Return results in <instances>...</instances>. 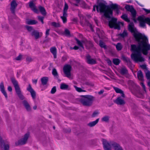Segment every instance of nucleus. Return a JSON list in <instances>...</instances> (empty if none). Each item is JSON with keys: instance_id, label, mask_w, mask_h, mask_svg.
Masks as SVG:
<instances>
[{"instance_id": "f257e3e1", "label": "nucleus", "mask_w": 150, "mask_h": 150, "mask_svg": "<svg viewBox=\"0 0 150 150\" xmlns=\"http://www.w3.org/2000/svg\"><path fill=\"white\" fill-rule=\"evenodd\" d=\"M129 30L133 33L134 37L138 42L137 46L134 45L131 46L132 50L134 52L131 54V57L135 62H143L144 59L142 56V53L146 55L148 54V51L150 50V45L148 43L147 38L137 31L133 23L129 24Z\"/></svg>"}, {"instance_id": "f03ea898", "label": "nucleus", "mask_w": 150, "mask_h": 150, "mask_svg": "<svg viewBox=\"0 0 150 150\" xmlns=\"http://www.w3.org/2000/svg\"><path fill=\"white\" fill-rule=\"evenodd\" d=\"M96 7L98 12L99 11L100 12L104 13V16L107 18H110L112 15V10L103 3H99L97 6H94L93 11H95Z\"/></svg>"}, {"instance_id": "7ed1b4c3", "label": "nucleus", "mask_w": 150, "mask_h": 150, "mask_svg": "<svg viewBox=\"0 0 150 150\" xmlns=\"http://www.w3.org/2000/svg\"><path fill=\"white\" fill-rule=\"evenodd\" d=\"M102 141L105 150H111L113 149L115 150H123L122 148L118 144L115 142H107L105 139H103Z\"/></svg>"}, {"instance_id": "20e7f679", "label": "nucleus", "mask_w": 150, "mask_h": 150, "mask_svg": "<svg viewBox=\"0 0 150 150\" xmlns=\"http://www.w3.org/2000/svg\"><path fill=\"white\" fill-rule=\"evenodd\" d=\"M94 97L91 95L82 96L78 98V101L84 106H89L91 105L94 99Z\"/></svg>"}, {"instance_id": "39448f33", "label": "nucleus", "mask_w": 150, "mask_h": 150, "mask_svg": "<svg viewBox=\"0 0 150 150\" xmlns=\"http://www.w3.org/2000/svg\"><path fill=\"white\" fill-rule=\"evenodd\" d=\"M109 25L110 28H114L115 29L120 30V26L123 25V23L121 22H117L116 18H112L109 22Z\"/></svg>"}, {"instance_id": "423d86ee", "label": "nucleus", "mask_w": 150, "mask_h": 150, "mask_svg": "<svg viewBox=\"0 0 150 150\" xmlns=\"http://www.w3.org/2000/svg\"><path fill=\"white\" fill-rule=\"evenodd\" d=\"M77 44L81 47L83 49L84 48L83 45H84L87 48H89L93 46V44L92 42L90 41H88L86 40H83L80 41L77 39H76Z\"/></svg>"}, {"instance_id": "0eeeda50", "label": "nucleus", "mask_w": 150, "mask_h": 150, "mask_svg": "<svg viewBox=\"0 0 150 150\" xmlns=\"http://www.w3.org/2000/svg\"><path fill=\"white\" fill-rule=\"evenodd\" d=\"M138 20L139 21L140 26L142 27H145L146 23L150 25V18H149L140 16L138 18Z\"/></svg>"}, {"instance_id": "6e6552de", "label": "nucleus", "mask_w": 150, "mask_h": 150, "mask_svg": "<svg viewBox=\"0 0 150 150\" xmlns=\"http://www.w3.org/2000/svg\"><path fill=\"white\" fill-rule=\"evenodd\" d=\"M30 137V134L29 132L25 134L22 138L19 140L16 143V145H23L25 144Z\"/></svg>"}, {"instance_id": "1a4fd4ad", "label": "nucleus", "mask_w": 150, "mask_h": 150, "mask_svg": "<svg viewBox=\"0 0 150 150\" xmlns=\"http://www.w3.org/2000/svg\"><path fill=\"white\" fill-rule=\"evenodd\" d=\"M71 67L70 65H65L63 68V71L66 76L69 79H72L71 74Z\"/></svg>"}, {"instance_id": "9d476101", "label": "nucleus", "mask_w": 150, "mask_h": 150, "mask_svg": "<svg viewBox=\"0 0 150 150\" xmlns=\"http://www.w3.org/2000/svg\"><path fill=\"white\" fill-rule=\"evenodd\" d=\"M68 8L69 7L67 4L66 3H65L64 8L63 15L62 16H61V18L62 19L63 22L64 23H66L67 21V12Z\"/></svg>"}, {"instance_id": "9b49d317", "label": "nucleus", "mask_w": 150, "mask_h": 150, "mask_svg": "<svg viewBox=\"0 0 150 150\" xmlns=\"http://www.w3.org/2000/svg\"><path fill=\"white\" fill-rule=\"evenodd\" d=\"M0 144L1 147L3 148L4 150H8L9 146L8 142L3 140L1 137H0Z\"/></svg>"}, {"instance_id": "f8f14e48", "label": "nucleus", "mask_w": 150, "mask_h": 150, "mask_svg": "<svg viewBox=\"0 0 150 150\" xmlns=\"http://www.w3.org/2000/svg\"><path fill=\"white\" fill-rule=\"evenodd\" d=\"M27 90L30 93L33 99L35 100L36 98V93L32 88L30 84L28 85V86L27 88Z\"/></svg>"}, {"instance_id": "ddd939ff", "label": "nucleus", "mask_w": 150, "mask_h": 150, "mask_svg": "<svg viewBox=\"0 0 150 150\" xmlns=\"http://www.w3.org/2000/svg\"><path fill=\"white\" fill-rule=\"evenodd\" d=\"M125 8L128 11L131 12L133 18L135 17L136 16V12L132 6L127 5L125 6Z\"/></svg>"}, {"instance_id": "4468645a", "label": "nucleus", "mask_w": 150, "mask_h": 150, "mask_svg": "<svg viewBox=\"0 0 150 150\" xmlns=\"http://www.w3.org/2000/svg\"><path fill=\"white\" fill-rule=\"evenodd\" d=\"M29 5L30 8L32 11L36 13H38V10L36 8L35 5L33 1H30L29 3Z\"/></svg>"}, {"instance_id": "2eb2a0df", "label": "nucleus", "mask_w": 150, "mask_h": 150, "mask_svg": "<svg viewBox=\"0 0 150 150\" xmlns=\"http://www.w3.org/2000/svg\"><path fill=\"white\" fill-rule=\"evenodd\" d=\"M10 9L11 12L14 13L15 12V9L17 6V4L15 0H13L11 4Z\"/></svg>"}, {"instance_id": "dca6fc26", "label": "nucleus", "mask_w": 150, "mask_h": 150, "mask_svg": "<svg viewBox=\"0 0 150 150\" xmlns=\"http://www.w3.org/2000/svg\"><path fill=\"white\" fill-rule=\"evenodd\" d=\"M42 34V33H39L38 31L35 30H33L31 33L32 35L34 36L36 39H38L41 36Z\"/></svg>"}, {"instance_id": "f3484780", "label": "nucleus", "mask_w": 150, "mask_h": 150, "mask_svg": "<svg viewBox=\"0 0 150 150\" xmlns=\"http://www.w3.org/2000/svg\"><path fill=\"white\" fill-rule=\"evenodd\" d=\"M114 101L118 105H122L125 104V101L120 97L117 98Z\"/></svg>"}, {"instance_id": "a211bd4d", "label": "nucleus", "mask_w": 150, "mask_h": 150, "mask_svg": "<svg viewBox=\"0 0 150 150\" xmlns=\"http://www.w3.org/2000/svg\"><path fill=\"white\" fill-rule=\"evenodd\" d=\"M0 90L2 93L4 95L6 98H7L8 96L6 93L4 89V86L3 82H1L0 85Z\"/></svg>"}, {"instance_id": "6ab92c4d", "label": "nucleus", "mask_w": 150, "mask_h": 150, "mask_svg": "<svg viewBox=\"0 0 150 150\" xmlns=\"http://www.w3.org/2000/svg\"><path fill=\"white\" fill-rule=\"evenodd\" d=\"M86 59L88 64H93L96 63V60L93 59L91 58L90 56L89 55L86 56Z\"/></svg>"}, {"instance_id": "aec40b11", "label": "nucleus", "mask_w": 150, "mask_h": 150, "mask_svg": "<svg viewBox=\"0 0 150 150\" xmlns=\"http://www.w3.org/2000/svg\"><path fill=\"white\" fill-rule=\"evenodd\" d=\"M142 67L143 68L144 70V71L145 73L147 79H150V71H149L146 68V67L145 65H142Z\"/></svg>"}, {"instance_id": "412c9836", "label": "nucleus", "mask_w": 150, "mask_h": 150, "mask_svg": "<svg viewBox=\"0 0 150 150\" xmlns=\"http://www.w3.org/2000/svg\"><path fill=\"white\" fill-rule=\"evenodd\" d=\"M111 8L115 10L117 13H118L119 9L120 8L119 6L116 4H112L111 6Z\"/></svg>"}, {"instance_id": "4be33fe9", "label": "nucleus", "mask_w": 150, "mask_h": 150, "mask_svg": "<svg viewBox=\"0 0 150 150\" xmlns=\"http://www.w3.org/2000/svg\"><path fill=\"white\" fill-rule=\"evenodd\" d=\"M16 91L18 97L20 99L23 100L25 99V97L23 95L20 89L16 90Z\"/></svg>"}, {"instance_id": "5701e85b", "label": "nucleus", "mask_w": 150, "mask_h": 150, "mask_svg": "<svg viewBox=\"0 0 150 150\" xmlns=\"http://www.w3.org/2000/svg\"><path fill=\"white\" fill-rule=\"evenodd\" d=\"M11 81L15 87L16 91L20 89L17 81L14 79H11Z\"/></svg>"}, {"instance_id": "b1692460", "label": "nucleus", "mask_w": 150, "mask_h": 150, "mask_svg": "<svg viewBox=\"0 0 150 150\" xmlns=\"http://www.w3.org/2000/svg\"><path fill=\"white\" fill-rule=\"evenodd\" d=\"M50 51L51 53L53 54L54 58H57V49L55 47H52L50 48Z\"/></svg>"}, {"instance_id": "393cba45", "label": "nucleus", "mask_w": 150, "mask_h": 150, "mask_svg": "<svg viewBox=\"0 0 150 150\" xmlns=\"http://www.w3.org/2000/svg\"><path fill=\"white\" fill-rule=\"evenodd\" d=\"M113 88L117 93H120L122 97H125V95L123 93V92L121 89L115 87H113Z\"/></svg>"}, {"instance_id": "a878e982", "label": "nucleus", "mask_w": 150, "mask_h": 150, "mask_svg": "<svg viewBox=\"0 0 150 150\" xmlns=\"http://www.w3.org/2000/svg\"><path fill=\"white\" fill-rule=\"evenodd\" d=\"M42 84L43 85H45L47 84L48 80V78L47 77H44L41 79Z\"/></svg>"}, {"instance_id": "bb28decb", "label": "nucleus", "mask_w": 150, "mask_h": 150, "mask_svg": "<svg viewBox=\"0 0 150 150\" xmlns=\"http://www.w3.org/2000/svg\"><path fill=\"white\" fill-rule=\"evenodd\" d=\"M26 23L29 25H34L37 24L38 22L35 20L28 19L26 20Z\"/></svg>"}, {"instance_id": "cd10ccee", "label": "nucleus", "mask_w": 150, "mask_h": 150, "mask_svg": "<svg viewBox=\"0 0 150 150\" xmlns=\"http://www.w3.org/2000/svg\"><path fill=\"white\" fill-rule=\"evenodd\" d=\"M22 103L25 108L27 110H29L30 109V106L27 101L26 100H24L23 101Z\"/></svg>"}, {"instance_id": "c85d7f7f", "label": "nucleus", "mask_w": 150, "mask_h": 150, "mask_svg": "<svg viewBox=\"0 0 150 150\" xmlns=\"http://www.w3.org/2000/svg\"><path fill=\"white\" fill-rule=\"evenodd\" d=\"M99 119H97L95 121L90 122L88 124V125L90 127H93L98 122Z\"/></svg>"}, {"instance_id": "c756f323", "label": "nucleus", "mask_w": 150, "mask_h": 150, "mask_svg": "<svg viewBox=\"0 0 150 150\" xmlns=\"http://www.w3.org/2000/svg\"><path fill=\"white\" fill-rule=\"evenodd\" d=\"M137 76L138 79L141 81L143 80V76L142 71H138L137 72Z\"/></svg>"}, {"instance_id": "7c9ffc66", "label": "nucleus", "mask_w": 150, "mask_h": 150, "mask_svg": "<svg viewBox=\"0 0 150 150\" xmlns=\"http://www.w3.org/2000/svg\"><path fill=\"white\" fill-rule=\"evenodd\" d=\"M39 8L41 13V14L43 16H45L46 15V12L45 8L41 6H40L39 7Z\"/></svg>"}, {"instance_id": "2f4dec72", "label": "nucleus", "mask_w": 150, "mask_h": 150, "mask_svg": "<svg viewBox=\"0 0 150 150\" xmlns=\"http://www.w3.org/2000/svg\"><path fill=\"white\" fill-rule=\"evenodd\" d=\"M60 88L61 89L67 90L69 86L64 83H62L60 85Z\"/></svg>"}, {"instance_id": "473e14b6", "label": "nucleus", "mask_w": 150, "mask_h": 150, "mask_svg": "<svg viewBox=\"0 0 150 150\" xmlns=\"http://www.w3.org/2000/svg\"><path fill=\"white\" fill-rule=\"evenodd\" d=\"M120 72L123 75L127 74L128 73L127 69L124 67H123L121 69Z\"/></svg>"}, {"instance_id": "72a5a7b5", "label": "nucleus", "mask_w": 150, "mask_h": 150, "mask_svg": "<svg viewBox=\"0 0 150 150\" xmlns=\"http://www.w3.org/2000/svg\"><path fill=\"white\" fill-rule=\"evenodd\" d=\"M74 87L76 91L79 92H86V90H83L80 88L76 86H74Z\"/></svg>"}, {"instance_id": "f704fd0d", "label": "nucleus", "mask_w": 150, "mask_h": 150, "mask_svg": "<svg viewBox=\"0 0 150 150\" xmlns=\"http://www.w3.org/2000/svg\"><path fill=\"white\" fill-rule=\"evenodd\" d=\"M121 18L128 22H129L130 21L129 20L126 14H124L122 15L121 16Z\"/></svg>"}, {"instance_id": "c9c22d12", "label": "nucleus", "mask_w": 150, "mask_h": 150, "mask_svg": "<svg viewBox=\"0 0 150 150\" xmlns=\"http://www.w3.org/2000/svg\"><path fill=\"white\" fill-rule=\"evenodd\" d=\"M128 83L130 87H132V88H134L136 86V84L132 81H129Z\"/></svg>"}, {"instance_id": "e433bc0d", "label": "nucleus", "mask_w": 150, "mask_h": 150, "mask_svg": "<svg viewBox=\"0 0 150 150\" xmlns=\"http://www.w3.org/2000/svg\"><path fill=\"white\" fill-rule=\"evenodd\" d=\"M51 25L56 28L59 27L60 26V25L59 23H56L54 22H52L51 23Z\"/></svg>"}, {"instance_id": "4c0bfd02", "label": "nucleus", "mask_w": 150, "mask_h": 150, "mask_svg": "<svg viewBox=\"0 0 150 150\" xmlns=\"http://www.w3.org/2000/svg\"><path fill=\"white\" fill-rule=\"evenodd\" d=\"M99 45L101 47L103 48L104 49H106L107 48L104 43L102 41H100Z\"/></svg>"}, {"instance_id": "58836bf2", "label": "nucleus", "mask_w": 150, "mask_h": 150, "mask_svg": "<svg viewBox=\"0 0 150 150\" xmlns=\"http://www.w3.org/2000/svg\"><path fill=\"white\" fill-rule=\"evenodd\" d=\"M116 47L117 49L118 50H120L122 48V45L120 43H118L117 45H116Z\"/></svg>"}, {"instance_id": "ea45409f", "label": "nucleus", "mask_w": 150, "mask_h": 150, "mask_svg": "<svg viewBox=\"0 0 150 150\" xmlns=\"http://www.w3.org/2000/svg\"><path fill=\"white\" fill-rule=\"evenodd\" d=\"M113 62L114 64L117 65L120 63V61L118 59H113Z\"/></svg>"}, {"instance_id": "a19ab883", "label": "nucleus", "mask_w": 150, "mask_h": 150, "mask_svg": "<svg viewBox=\"0 0 150 150\" xmlns=\"http://www.w3.org/2000/svg\"><path fill=\"white\" fill-rule=\"evenodd\" d=\"M52 74L54 76H58V74L56 69L54 68L52 70Z\"/></svg>"}, {"instance_id": "79ce46f5", "label": "nucleus", "mask_w": 150, "mask_h": 150, "mask_svg": "<svg viewBox=\"0 0 150 150\" xmlns=\"http://www.w3.org/2000/svg\"><path fill=\"white\" fill-rule=\"evenodd\" d=\"M127 33L126 31H124L121 34H120V35L122 37L124 38L127 35Z\"/></svg>"}, {"instance_id": "37998d69", "label": "nucleus", "mask_w": 150, "mask_h": 150, "mask_svg": "<svg viewBox=\"0 0 150 150\" xmlns=\"http://www.w3.org/2000/svg\"><path fill=\"white\" fill-rule=\"evenodd\" d=\"M109 117L108 116H105L103 117L102 119V120L103 121L107 122L108 121Z\"/></svg>"}, {"instance_id": "c03bdc74", "label": "nucleus", "mask_w": 150, "mask_h": 150, "mask_svg": "<svg viewBox=\"0 0 150 150\" xmlns=\"http://www.w3.org/2000/svg\"><path fill=\"white\" fill-rule=\"evenodd\" d=\"M96 32L99 36L101 34L103 35V32L102 31H101L100 29L98 28L96 29Z\"/></svg>"}, {"instance_id": "a18cd8bd", "label": "nucleus", "mask_w": 150, "mask_h": 150, "mask_svg": "<svg viewBox=\"0 0 150 150\" xmlns=\"http://www.w3.org/2000/svg\"><path fill=\"white\" fill-rule=\"evenodd\" d=\"M56 91V88L55 86L53 87L51 89V93L53 94Z\"/></svg>"}, {"instance_id": "49530a36", "label": "nucleus", "mask_w": 150, "mask_h": 150, "mask_svg": "<svg viewBox=\"0 0 150 150\" xmlns=\"http://www.w3.org/2000/svg\"><path fill=\"white\" fill-rule=\"evenodd\" d=\"M64 33L67 36H69L70 35V32L69 30L66 29L65 30Z\"/></svg>"}, {"instance_id": "de8ad7c7", "label": "nucleus", "mask_w": 150, "mask_h": 150, "mask_svg": "<svg viewBox=\"0 0 150 150\" xmlns=\"http://www.w3.org/2000/svg\"><path fill=\"white\" fill-rule=\"evenodd\" d=\"M50 31V29H47L46 30L45 32L46 38H47L48 36L49 35V32Z\"/></svg>"}, {"instance_id": "09e8293b", "label": "nucleus", "mask_w": 150, "mask_h": 150, "mask_svg": "<svg viewBox=\"0 0 150 150\" xmlns=\"http://www.w3.org/2000/svg\"><path fill=\"white\" fill-rule=\"evenodd\" d=\"M123 59L124 61H126L127 62H130V60L129 58H128L127 57H123Z\"/></svg>"}, {"instance_id": "8fccbe9b", "label": "nucleus", "mask_w": 150, "mask_h": 150, "mask_svg": "<svg viewBox=\"0 0 150 150\" xmlns=\"http://www.w3.org/2000/svg\"><path fill=\"white\" fill-rule=\"evenodd\" d=\"M38 19L39 20H40V21H41L42 22V24H43L44 23V22H43L44 17H40V16H38Z\"/></svg>"}, {"instance_id": "3c124183", "label": "nucleus", "mask_w": 150, "mask_h": 150, "mask_svg": "<svg viewBox=\"0 0 150 150\" xmlns=\"http://www.w3.org/2000/svg\"><path fill=\"white\" fill-rule=\"evenodd\" d=\"M26 28L29 31H31L32 30H33L32 27L30 26H26Z\"/></svg>"}, {"instance_id": "603ef678", "label": "nucleus", "mask_w": 150, "mask_h": 150, "mask_svg": "<svg viewBox=\"0 0 150 150\" xmlns=\"http://www.w3.org/2000/svg\"><path fill=\"white\" fill-rule=\"evenodd\" d=\"M142 9L145 11L146 13H150V10H148L144 8H143Z\"/></svg>"}, {"instance_id": "864d4df0", "label": "nucleus", "mask_w": 150, "mask_h": 150, "mask_svg": "<svg viewBox=\"0 0 150 150\" xmlns=\"http://www.w3.org/2000/svg\"><path fill=\"white\" fill-rule=\"evenodd\" d=\"M140 85L142 86V88H143L144 90L145 91H146L145 86L144 85V83L142 82L140 83Z\"/></svg>"}, {"instance_id": "5fc2aeb1", "label": "nucleus", "mask_w": 150, "mask_h": 150, "mask_svg": "<svg viewBox=\"0 0 150 150\" xmlns=\"http://www.w3.org/2000/svg\"><path fill=\"white\" fill-rule=\"evenodd\" d=\"M22 57V56L21 55H19L16 58V59L17 60H19L21 59Z\"/></svg>"}, {"instance_id": "6e6d98bb", "label": "nucleus", "mask_w": 150, "mask_h": 150, "mask_svg": "<svg viewBox=\"0 0 150 150\" xmlns=\"http://www.w3.org/2000/svg\"><path fill=\"white\" fill-rule=\"evenodd\" d=\"M104 92V90H101L100 91L98 92V94L100 95H101Z\"/></svg>"}, {"instance_id": "4d7b16f0", "label": "nucleus", "mask_w": 150, "mask_h": 150, "mask_svg": "<svg viewBox=\"0 0 150 150\" xmlns=\"http://www.w3.org/2000/svg\"><path fill=\"white\" fill-rule=\"evenodd\" d=\"M87 25V26H89V27L91 28V29L92 28V25L90 23H89L88 22H86Z\"/></svg>"}, {"instance_id": "13d9d810", "label": "nucleus", "mask_w": 150, "mask_h": 150, "mask_svg": "<svg viewBox=\"0 0 150 150\" xmlns=\"http://www.w3.org/2000/svg\"><path fill=\"white\" fill-rule=\"evenodd\" d=\"M26 59L27 61L29 62H31L32 60V58L30 57H27Z\"/></svg>"}, {"instance_id": "bf43d9fd", "label": "nucleus", "mask_w": 150, "mask_h": 150, "mask_svg": "<svg viewBox=\"0 0 150 150\" xmlns=\"http://www.w3.org/2000/svg\"><path fill=\"white\" fill-rule=\"evenodd\" d=\"M37 79H33V80L32 81L33 83L36 84L37 83Z\"/></svg>"}, {"instance_id": "052dcab7", "label": "nucleus", "mask_w": 150, "mask_h": 150, "mask_svg": "<svg viewBox=\"0 0 150 150\" xmlns=\"http://www.w3.org/2000/svg\"><path fill=\"white\" fill-rule=\"evenodd\" d=\"M8 89L10 91H12V88L10 86H8Z\"/></svg>"}, {"instance_id": "680f3d73", "label": "nucleus", "mask_w": 150, "mask_h": 150, "mask_svg": "<svg viewBox=\"0 0 150 150\" xmlns=\"http://www.w3.org/2000/svg\"><path fill=\"white\" fill-rule=\"evenodd\" d=\"M72 49H74L75 50H77L79 49V47L76 46H75Z\"/></svg>"}, {"instance_id": "e2e57ef3", "label": "nucleus", "mask_w": 150, "mask_h": 150, "mask_svg": "<svg viewBox=\"0 0 150 150\" xmlns=\"http://www.w3.org/2000/svg\"><path fill=\"white\" fill-rule=\"evenodd\" d=\"M98 113H93L92 115L93 117H95L97 116L98 115Z\"/></svg>"}, {"instance_id": "0e129e2a", "label": "nucleus", "mask_w": 150, "mask_h": 150, "mask_svg": "<svg viewBox=\"0 0 150 150\" xmlns=\"http://www.w3.org/2000/svg\"><path fill=\"white\" fill-rule=\"evenodd\" d=\"M85 84L87 85H89L90 84V83L89 82H86Z\"/></svg>"}, {"instance_id": "69168bd1", "label": "nucleus", "mask_w": 150, "mask_h": 150, "mask_svg": "<svg viewBox=\"0 0 150 150\" xmlns=\"http://www.w3.org/2000/svg\"><path fill=\"white\" fill-rule=\"evenodd\" d=\"M37 106L36 105H35L33 107V109L34 110H36V108H37Z\"/></svg>"}, {"instance_id": "338daca9", "label": "nucleus", "mask_w": 150, "mask_h": 150, "mask_svg": "<svg viewBox=\"0 0 150 150\" xmlns=\"http://www.w3.org/2000/svg\"><path fill=\"white\" fill-rule=\"evenodd\" d=\"M77 3H79L80 1V0H76Z\"/></svg>"}, {"instance_id": "774afa93", "label": "nucleus", "mask_w": 150, "mask_h": 150, "mask_svg": "<svg viewBox=\"0 0 150 150\" xmlns=\"http://www.w3.org/2000/svg\"><path fill=\"white\" fill-rule=\"evenodd\" d=\"M148 84L150 87V81L148 83Z\"/></svg>"}]
</instances>
